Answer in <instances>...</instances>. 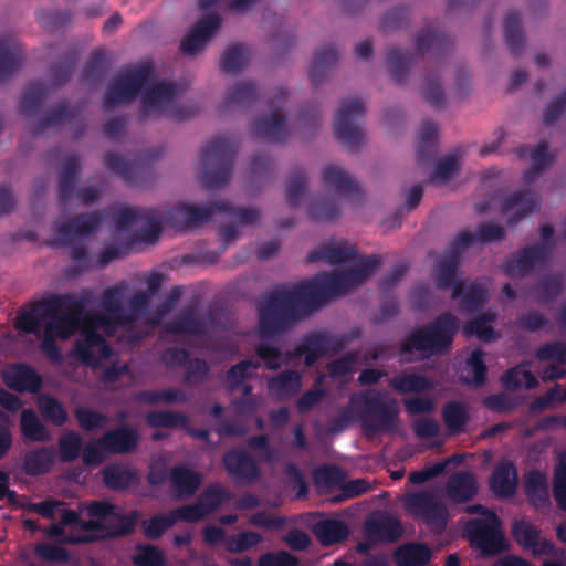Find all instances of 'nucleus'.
Returning a JSON list of instances; mask_svg holds the SVG:
<instances>
[{"label": "nucleus", "instance_id": "obj_37", "mask_svg": "<svg viewBox=\"0 0 566 566\" xmlns=\"http://www.w3.org/2000/svg\"><path fill=\"white\" fill-rule=\"evenodd\" d=\"M338 61V53L332 45H323L317 49L310 70V78L313 85L322 84Z\"/></svg>", "mask_w": 566, "mask_h": 566}, {"label": "nucleus", "instance_id": "obj_4", "mask_svg": "<svg viewBox=\"0 0 566 566\" xmlns=\"http://www.w3.org/2000/svg\"><path fill=\"white\" fill-rule=\"evenodd\" d=\"M380 264V256L373 254L360 258L355 268L346 271L317 274L313 280L305 281L310 290L308 295L313 296L317 308H319L332 297L344 295L363 284Z\"/></svg>", "mask_w": 566, "mask_h": 566}, {"label": "nucleus", "instance_id": "obj_22", "mask_svg": "<svg viewBox=\"0 0 566 566\" xmlns=\"http://www.w3.org/2000/svg\"><path fill=\"white\" fill-rule=\"evenodd\" d=\"M514 541L535 556L553 555L555 545L552 541L541 538V531L526 520H516L512 525Z\"/></svg>", "mask_w": 566, "mask_h": 566}, {"label": "nucleus", "instance_id": "obj_12", "mask_svg": "<svg viewBox=\"0 0 566 566\" xmlns=\"http://www.w3.org/2000/svg\"><path fill=\"white\" fill-rule=\"evenodd\" d=\"M101 222L102 216L98 211L56 220L54 222V235L48 241V245L57 248L71 244L75 238H87L97 231Z\"/></svg>", "mask_w": 566, "mask_h": 566}, {"label": "nucleus", "instance_id": "obj_2", "mask_svg": "<svg viewBox=\"0 0 566 566\" xmlns=\"http://www.w3.org/2000/svg\"><path fill=\"white\" fill-rule=\"evenodd\" d=\"M305 281L268 293L258 306L259 333L272 337L290 331L304 315L317 310Z\"/></svg>", "mask_w": 566, "mask_h": 566}, {"label": "nucleus", "instance_id": "obj_63", "mask_svg": "<svg viewBox=\"0 0 566 566\" xmlns=\"http://www.w3.org/2000/svg\"><path fill=\"white\" fill-rule=\"evenodd\" d=\"M553 496L558 507L566 512V451L560 454L554 470Z\"/></svg>", "mask_w": 566, "mask_h": 566}, {"label": "nucleus", "instance_id": "obj_20", "mask_svg": "<svg viewBox=\"0 0 566 566\" xmlns=\"http://www.w3.org/2000/svg\"><path fill=\"white\" fill-rule=\"evenodd\" d=\"M1 376L6 386L17 392L36 394L43 386L39 373L27 363L10 364Z\"/></svg>", "mask_w": 566, "mask_h": 566}, {"label": "nucleus", "instance_id": "obj_29", "mask_svg": "<svg viewBox=\"0 0 566 566\" xmlns=\"http://www.w3.org/2000/svg\"><path fill=\"white\" fill-rule=\"evenodd\" d=\"M365 532L367 537L375 542L395 543L399 541L403 530L398 518L389 514H381L366 521Z\"/></svg>", "mask_w": 566, "mask_h": 566}, {"label": "nucleus", "instance_id": "obj_50", "mask_svg": "<svg viewBox=\"0 0 566 566\" xmlns=\"http://www.w3.org/2000/svg\"><path fill=\"white\" fill-rule=\"evenodd\" d=\"M81 114L78 106H70L66 102L60 103L55 108L48 112L38 123L34 128V135L40 134L42 130L60 125L66 122L74 120Z\"/></svg>", "mask_w": 566, "mask_h": 566}, {"label": "nucleus", "instance_id": "obj_30", "mask_svg": "<svg viewBox=\"0 0 566 566\" xmlns=\"http://www.w3.org/2000/svg\"><path fill=\"white\" fill-rule=\"evenodd\" d=\"M448 497L454 503H467L478 493V482L470 471H460L450 475L446 484Z\"/></svg>", "mask_w": 566, "mask_h": 566}, {"label": "nucleus", "instance_id": "obj_64", "mask_svg": "<svg viewBox=\"0 0 566 566\" xmlns=\"http://www.w3.org/2000/svg\"><path fill=\"white\" fill-rule=\"evenodd\" d=\"M137 553L133 556L135 566H164L165 555L161 549L151 544H137Z\"/></svg>", "mask_w": 566, "mask_h": 566}, {"label": "nucleus", "instance_id": "obj_52", "mask_svg": "<svg viewBox=\"0 0 566 566\" xmlns=\"http://www.w3.org/2000/svg\"><path fill=\"white\" fill-rule=\"evenodd\" d=\"M39 410L44 419L55 427L64 426L69 415L62 402L54 396L42 395L38 400Z\"/></svg>", "mask_w": 566, "mask_h": 566}, {"label": "nucleus", "instance_id": "obj_60", "mask_svg": "<svg viewBox=\"0 0 566 566\" xmlns=\"http://www.w3.org/2000/svg\"><path fill=\"white\" fill-rule=\"evenodd\" d=\"M231 499V493L220 484L208 485L199 495L198 502L207 514L216 512L220 505Z\"/></svg>", "mask_w": 566, "mask_h": 566}, {"label": "nucleus", "instance_id": "obj_38", "mask_svg": "<svg viewBox=\"0 0 566 566\" xmlns=\"http://www.w3.org/2000/svg\"><path fill=\"white\" fill-rule=\"evenodd\" d=\"M525 494L535 507H547L551 504L547 476L539 470L530 471L524 481Z\"/></svg>", "mask_w": 566, "mask_h": 566}, {"label": "nucleus", "instance_id": "obj_1", "mask_svg": "<svg viewBox=\"0 0 566 566\" xmlns=\"http://www.w3.org/2000/svg\"><path fill=\"white\" fill-rule=\"evenodd\" d=\"M399 412L396 399L385 400L380 390L365 389L350 397L348 407L332 420L329 431H344L355 413L367 438H375L381 433L395 434L399 428Z\"/></svg>", "mask_w": 566, "mask_h": 566}, {"label": "nucleus", "instance_id": "obj_33", "mask_svg": "<svg viewBox=\"0 0 566 566\" xmlns=\"http://www.w3.org/2000/svg\"><path fill=\"white\" fill-rule=\"evenodd\" d=\"M312 532L317 541L325 547L347 539L349 528L342 520L324 518L312 525Z\"/></svg>", "mask_w": 566, "mask_h": 566}, {"label": "nucleus", "instance_id": "obj_9", "mask_svg": "<svg viewBox=\"0 0 566 566\" xmlns=\"http://www.w3.org/2000/svg\"><path fill=\"white\" fill-rule=\"evenodd\" d=\"M470 544L479 548L484 555H497L506 549L502 522L496 513L486 517L470 520L464 527Z\"/></svg>", "mask_w": 566, "mask_h": 566}, {"label": "nucleus", "instance_id": "obj_3", "mask_svg": "<svg viewBox=\"0 0 566 566\" xmlns=\"http://www.w3.org/2000/svg\"><path fill=\"white\" fill-rule=\"evenodd\" d=\"M460 329V319L451 312H443L431 322L413 329L399 345V354L405 356L419 352L426 356L450 352Z\"/></svg>", "mask_w": 566, "mask_h": 566}, {"label": "nucleus", "instance_id": "obj_57", "mask_svg": "<svg viewBox=\"0 0 566 566\" xmlns=\"http://www.w3.org/2000/svg\"><path fill=\"white\" fill-rule=\"evenodd\" d=\"M564 291V277L562 274H549L541 280L535 285L537 300L541 303H551L555 301Z\"/></svg>", "mask_w": 566, "mask_h": 566}, {"label": "nucleus", "instance_id": "obj_17", "mask_svg": "<svg viewBox=\"0 0 566 566\" xmlns=\"http://www.w3.org/2000/svg\"><path fill=\"white\" fill-rule=\"evenodd\" d=\"M328 353L333 354V334L327 331L314 329L305 333L289 357H304L307 367L313 366Z\"/></svg>", "mask_w": 566, "mask_h": 566}, {"label": "nucleus", "instance_id": "obj_31", "mask_svg": "<svg viewBox=\"0 0 566 566\" xmlns=\"http://www.w3.org/2000/svg\"><path fill=\"white\" fill-rule=\"evenodd\" d=\"M169 482L178 497L189 499L202 483V475L186 465H175L169 471Z\"/></svg>", "mask_w": 566, "mask_h": 566}, {"label": "nucleus", "instance_id": "obj_35", "mask_svg": "<svg viewBox=\"0 0 566 566\" xmlns=\"http://www.w3.org/2000/svg\"><path fill=\"white\" fill-rule=\"evenodd\" d=\"M324 260L332 265H339L344 263H359L357 251L353 247L340 245H322L313 250L307 256L308 263Z\"/></svg>", "mask_w": 566, "mask_h": 566}, {"label": "nucleus", "instance_id": "obj_61", "mask_svg": "<svg viewBox=\"0 0 566 566\" xmlns=\"http://www.w3.org/2000/svg\"><path fill=\"white\" fill-rule=\"evenodd\" d=\"M307 188V176L301 168H296L292 171L290 180L286 185L285 196L286 202L291 207H297L306 192Z\"/></svg>", "mask_w": 566, "mask_h": 566}, {"label": "nucleus", "instance_id": "obj_34", "mask_svg": "<svg viewBox=\"0 0 566 566\" xmlns=\"http://www.w3.org/2000/svg\"><path fill=\"white\" fill-rule=\"evenodd\" d=\"M22 57L21 46L12 36H0V82L8 80L21 66Z\"/></svg>", "mask_w": 566, "mask_h": 566}, {"label": "nucleus", "instance_id": "obj_56", "mask_svg": "<svg viewBox=\"0 0 566 566\" xmlns=\"http://www.w3.org/2000/svg\"><path fill=\"white\" fill-rule=\"evenodd\" d=\"M49 87L42 82L32 83L21 97L20 109L24 115L35 114L48 96Z\"/></svg>", "mask_w": 566, "mask_h": 566}, {"label": "nucleus", "instance_id": "obj_27", "mask_svg": "<svg viewBox=\"0 0 566 566\" xmlns=\"http://www.w3.org/2000/svg\"><path fill=\"white\" fill-rule=\"evenodd\" d=\"M252 132L255 137L272 143H282L289 136L286 119L280 109L273 111L269 116L256 118Z\"/></svg>", "mask_w": 566, "mask_h": 566}, {"label": "nucleus", "instance_id": "obj_42", "mask_svg": "<svg viewBox=\"0 0 566 566\" xmlns=\"http://www.w3.org/2000/svg\"><path fill=\"white\" fill-rule=\"evenodd\" d=\"M103 163L105 167L118 175L126 184L135 185L139 176L138 160L126 159L118 153L107 151L104 154Z\"/></svg>", "mask_w": 566, "mask_h": 566}, {"label": "nucleus", "instance_id": "obj_25", "mask_svg": "<svg viewBox=\"0 0 566 566\" xmlns=\"http://www.w3.org/2000/svg\"><path fill=\"white\" fill-rule=\"evenodd\" d=\"M417 54L432 52L437 60L449 54L453 48L451 38L436 27L424 28L416 38Z\"/></svg>", "mask_w": 566, "mask_h": 566}, {"label": "nucleus", "instance_id": "obj_58", "mask_svg": "<svg viewBox=\"0 0 566 566\" xmlns=\"http://www.w3.org/2000/svg\"><path fill=\"white\" fill-rule=\"evenodd\" d=\"M146 422L151 428H186L188 426V418L178 411H150L146 416Z\"/></svg>", "mask_w": 566, "mask_h": 566}, {"label": "nucleus", "instance_id": "obj_32", "mask_svg": "<svg viewBox=\"0 0 566 566\" xmlns=\"http://www.w3.org/2000/svg\"><path fill=\"white\" fill-rule=\"evenodd\" d=\"M55 463L53 447H39L25 452L22 459V470L29 476L49 473Z\"/></svg>", "mask_w": 566, "mask_h": 566}, {"label": "nucleus", "instance_id": "obj_44", "mask_svg": "<svg viewBox=\"0 0 566 566\" xmlns=\"http://www.w3.org/2000/svg\"><path fill=\"white\" fill-rule=\"evenodd\" d=\"M22 436L32 442H49L52 439L50 429L39 419L33 409H23L20 415Z\"/></svg>", "mask_w": 566, "mask_h": 566}, {"label": "nucleus", "instance_id": "obj_7", "mask_svg": "<svg viewBox=\"0 0 566 566\" xmlns=\"http://www.w3.org/2000/svg\"><path fill=\"white\" fill-rule=\"evenodd\" d=\"M153 65L144 63L120 73L106 88L103 99L105 109L132 103L153 76Z\"/></svg>", "mask_w": 566, "mask_h": 566}, {"label": "nucleus", "instance_id": "obj_13", "mask_svg": "<svg viewBox=\"0 0 566 566\" xmlns=\"http://www.w3.org/2000/svg\"><path fill=\"white\" fill-rule=\"evenodd\" d=\"M552 256V247L545 243H536L520 249L515 254L509 256L502 270L511 279L525 277L530 275L536 266L546 265Z\"/></svg>", "mask_w": 566, "mask_h": 566}, {"label": "nucleus", "instance_id": "obj_23", "mask_svg": "<svg viewBox=\"0 0 566 566\" xmlns=\"http://www.w3.org/2000/svg\"><path fill=\"white\" fill-rule=\"evenodd\" d=\"M322 180L324 186L336 195L356 200L363 199V190L358 182L339 166L326 165L322 170Z\"/></svg>", "mask_w": 566, "mask_h": 566}, {"label": "nucleus", "instance_id": "obj_26", "mask_svg": "<svg viewBox=\"0 0 566 566\" xmlns=\"http://www.w3.org/2000/svg\"><path fill=\"white\" fill-rule=\"evenodd\" d=\"M490 489L497 497L515 494L517 488V470L510 460L500 461L490 476Z\"/></svg>", "mask_w": 566, "mask_h": 566}, {"label": "nucleus", "instance_id": "obj_54", "mask_svg": "<svg viewBox=\"0 0 566 566\" xmlns=\"http://www.w3.org/2000/svg\"><path fill=\"white\" fill-rule=\"evenodd\" d=\"M138 402L147 405L181 403L186 402L188 397L186 392L179 388H168L166 390H142L135 395Z\"/></svg>", "mask_w": 566, "mask_h": 566}, {"label": "nucleus", "instance_id": "obj_24", "mask_svg": "<svg viewBox=\"0 0 566 566\" xmlns=\"http://www.w3.org/2000/svg\"><path fill=\"white\" fill-rule=\"evenodd\" d=\"M101 442L106 446L108 454H127L138 447L139 434L133 427L123 424L106 431Z\"/></svg>", "mask_w": 566, "mask_h": 566}, {"label": "nucleus", "instance_id": "obj_51", "mask_svg": "<svg viewBox=\"0 0 566 566\" xmlns=\"http://www.w3.org/2000/svg\"><path fill=\"white\" fill-rule=\"evenodd\" d=\"M163 222H166V213L163 214L154 208H146V214L139 222L138 240L145 243L157 241L163 231Z\"/></svg>", "mask_w": 566, "mask_h": 566}, {"label": "nucleus", "instance_id": "obj_15", "mask_svg": "<svg viewBox=\"0 0 566 566\" xmlns=\"http://www.w3.org/2000/svg\"><path fill=\"white\" fill-rule=\"evenodd\" d=\"M227 474L238 485H251L261 478L258 460L244 448L235 447L222 455Z\"/></svg>", "mask_w": 566, "mask_h": 566}, {"label": "nucleus", "instance_id": "obj_5", "mask_svg": "<svg viewBox=\"0 0 566 566\" xmlns=\"http://www.w3.org/2000/svg\"><path fill=\"white\" fill-rule=\"evenodd\" d=\"M237 150V140L226 135L211 139L201 149V178L205 188L218 189L230 181Z\"/></svg>", "mask_w": 566, "mask_h": 566}, {"label": "nucleus", "instance_id": "obj_10", "mask_svg": "<svg viewBox=\"0 0 566 566\" xmlns=\"http://www.w3.org/2000/svg\"><path fill=\"white\" fill-rule=\"evenodd\" d=\"M405 507L412 516L422 521L436 535H441L448 525L449 512L446 505L431 491L409 494Z\"/></svg>", "mask_w": 566, "mask_h": 566}, {"label": "nucleus", "instance_id": "obj_40", "mask_svg": "<svg viewBox=\"0 0 566 566\" xmlns=\"http://www.w3.org/2000/svg\"><path fill=\"white\" fill-rule=\"evenodd\" d=\"M102 475L106 488L113 491H125L139 481L137 471L118 463L105 467Z\"/></svg>", "mask_w": 566, "mask_h": 566}, {"label": "nucleus", "instance_id": "obj_53", "mask_svg": "<svg viewBox=\"0 0 566 566\" xmlns=\"http://www.w3.org/2000/svg\"><path fill=\"white\" fill-rule=\"evenodd\" d=\"M258 87L252 81L234 85L226 93L224 103L227 107H247L258 98Z\"/></svg>", "mask_w": 566, "mask_h": 566}, {"label": "nucleus", "instance_id": "obj_46", "mask_svg": "<svg viewBox=\"0 0 566 566\" xmlns=\"http://www.w3.org/2000/svg\"><path fill=\"white\" fill-rule=\"evenodd\" d=\"M503 33L505 43L512 54H520L525 44V36L521 24L520 14L511 10L506 13L503 21Z\"/></svg>", "mask_w": 566, "mask_h": 566}, {"label": "nucleus", "instance_id": "obj_48", "mask_svg": "<svg viewBox=\"0 0 566 566\" xmlns=\"http://www.w3.org/2000/svg\"><path fill=\"white\" fill-rule=\"evenodd\" d=\"M443 422L451 434L463 432L470 420L467 406L461 401H449L442 408Z\"/></svg>", "mask_w": 566, "mask_h": 566}, {"label": "nucleus", "instance_id": "obj_55", "mask_svg": "<svg viewBox=\"0 0 566 566\" xmlns=\"http://www.w3.org/2000/svg\"><path fill=\"white\" fill-rule=\"evenodd\" d=\"M83 439L74 430H69L59 438V458L64 463L76 461L82 453Z\"/></svg>", "mask_w": 566, "mask_h": 566}, {"label": "nucleus", "instance_id": "obj_62", "mask_svg": "<svg viewBox=\"0 0 566 566\" xmlns=\"http://www.w3.org/2000/svg\"><path fill=\"white\" fill-rule=\"evenodd\" d=\"M422 97L433 108L441 109L446 106V95L439 76L433 73L424 76Z\"/></svg>", "mask_w": 566, "mask_h": 566}, {"label": "nucleus", "instance_id": "obj_11", "mask_svg": "<svg viewBox=\"0 0 566 566\" xmlns=\"http://www.w3.org/2000/svg\"><path fill=\"white\" fill-rule=\"evenodd\" d=\"M365 115V105L358 98H344L334 119L335 137L347 148L356 149L364 142L359 125Z\"/></svg>", "mask_w": 566, "mask_h": 566}, {"label": "nucleus", "instance_id": "obj_36", "mask_svg": "<svg viewBox=\"0 0 566 566\" xmlns=\"http://www.w3.org/2000/svg\"><path fill=\"white\" fill-rule=\"evenodd\" d=\"M388 385L399 395L421 394L434 389L433 381L427 376L406 371L390 378Z\"/></svg>", "mask_w": 566, "mask_h": 566}, {"label": "nucleus", "instance_id": "obj_41", "mask_svg": "<svg viewBox=\"0 0 566 566\" xmlns=\"http://www.w3.org/2000/svg\"><path fill=\"white\" fill-rule=\"evenodd\" d=\"M165 329L172 335L203 336L207 333V324L203 318L195 314L193 310H187L174 321L168 322Z\"/></svg>", "mask_w": 566, "mask_h": 566}, {"label": "nucleus", "instance_id": "obj_6", "mask_svg": "<svg viewBox=\"0 0 566 566\" xmlns=\"http://www.w3.org/2000/svg\"><path fill=\"white\" fill-rule=\"evenodd\" d=\"M87 300L73 294H55L39 303L50 316L45 331L67 339L84 326Z\"/></svg>", "mask_w": 566, "mask_h": 566}, {"label": "nucleus", "instance_id": "obj_21", "mask_svg": "<svg viewBox=\"0 0 566 566\" xmlns=\"http://www.w3.org/2000/svg\"><path fill=\"white\" fill-rule=\"evenodd\" d=\"M542 197L528 189H520L507 197L501 203L500 210L509 217V224H516L532 212L539 210Z\"/></svg>", "mask_w": 566, "mask_h": 566}, {"label": "nucleus", "instance_id": "obj_49", "mask_svg": "<svg viewBox=\"0 0 566 566\" xmlns=\"http://www.w3.org/2000/svg\"><path fill=\"white\" fill-rule=\"evenodd\" d=\"M139 520V512L132 511L129 514L115 512L111 520L106 521L104 538H119L134 533Z\"/></svg>", "mask_w": 566, "mask_h": 566}, {"label": "nucleus", "instance_id": "obj_18", "mask_svg": "<svg viewBox=\"0 0 566 566\" xmlns=\"http://www.w3.org/2000/svg\"><path fill=\"white\" fill-rule=\"evenodd\" d=\"M83 339L75 343V354L78 359L90 366H95L101 359H106L112 355V347L105 337L98 333L95 327H88L84 323L81 329Z\"/></svg>", "mask_w": 566, "mask_h": 566}, {"label": "nucleus", "instance_id": "obj_16", "mask_svg": "<svg viewBox=\"0 0 566 566\" xmlns=\"http://www.w3.org/2000/svg\"><path fill=\"white\" fill-rule=\"evenodd\" d=\"M179 93V86L174 82H159L151 87L146 85L143 90L139 119L159 117L174 104Z\"/></svg>", "mask_w": 566, "mask_h": 566}, {"label": "nucleus", "instance_id": "obj_14", "mask_svg": "<svg viewBox=\"0 0 566 566\" xmlns=\"http://www.w3.org/2000/svg\"><path fill=\"white\" fill-rule=\"evenodd\" d=\"M226 209L227 205L219 200L202 207L179 203L166 212V223L176 231H188L208 222L213 214Z\"/></svg>", "mask_w": 566, "mask_h": 566}, {"label": "nucleus", "instance_id": "obj_28", "mask_svg": "<svg viewBox=\"0 0 566 566\" xmlns=\"http://www.w3.org/2000/svg\"><path fill=\"white\" fill-rule=\"evenodd\" d=\"M135 322V314H114L95 311L88 312L84 317V323L88 327L101 329L108 337L114 336L120 328L130 329Z\"/></svg>", "mask_w": 566, "mask_h": 566}, {"label": "nucleus", "instance_id": "obj_59", "mask_svg": "<svg viewBox=\"0 0 566 566\" xmlns=\"http://www.w3.org/2000/svg\"><path fill=\"white\" fill-rule=\"evenodd\" d=\"M438 137V126L434 122L423 120L420 126L417 159L419 163L429 159L434 151V142Z\"/></svg>", "mask_w": 566, "mask_h": 566}, {"label": "nucleus", "instance_id": "obj_43", "mask_svg": "<svg viewBox=\"0 0 566 566\" xmlns=\"http://www.w3.org/2000/svg\"><path fill=\"white\" fill-rule=\"evenodd\" d=\"M432 558V551L423 543H407L395 552L397 566H426Z\"/></svg>", "mask_w": 566, "mask_h": 566}, {"label": "nucleus", "instance_id": "obj_39", "mask_svg": "<svg viewBox=\"0 0 566 566\" xmlns=\"http://www.w3.org/2000/svg\"><path fill=\"white\" fill-rule=\"evenodd\" d=\"M302 387V378L296 370H283L268 379V389L279 399L294 397Z\"/></svg>", "mask_w": 566, "mask_h": 566}, {"label": "nucleus", "instance_id": "obj_47", "mask_svg": "<svg viewBox=\"0 0 566 566\" xmlns=\"http://www.w3.org/2000/svg\"><path fill=\"white\" fill-rule=\"evenodd\" d=\"M260 367L261 363L252 359H243L231 366L226 374L227 390H238L243 382L255 377V370Z\"/></svg>", "mask_w": 566, "mask_h": 566}, {"label": "nucleus", "instance_id": "obj_19", "mask_svg": "<svg viewBox=\"0 0 566 566\" xmlns=\"http://www.w3.org/2000/svg\"><path fill=\"white\" fill-rule=\"evenodd\" d=\"M220 27L221 18L218 13L206 14L199 19L191 31L184 36L180 43V52L188 56L199 53L219 31Z\"/></svg>", "mask_w": 566, "mask_h": 566}, {"label": "nucleus", "instance_id": "obj_8", "mask_svg": "<svg viewBox=\"0 0 566 566\" xmlns=\"http://www.w3.org/2000/svg\"><path fill=\"white\" fill-rule=\"evenodd\" d=\"M474 244V238L470 231H461L448 244L442 258L436 265V286L439 290H446L452 286L453 300L463 294V283L457 280L458 268L461 263L463 252Z\"/></svg>", "mask_w": 566, "mask_h": 566}, {"label": "nucleus", "instance_id": "obj_45", "mask_svg": "<svg viewBox=\"0 0 566 566\" xmlns=\"http://www.w3.org/2000/svg\"><path fill=\"white\" fill-rule=\"evenodd\" d=\"M415 61V54L402 51L398 48L389 49L386 54L388 72L397 83H402L407 80L409 71Z\"/></svg>", "mask_w": 566, "mask_h": 566}]
</instances>
